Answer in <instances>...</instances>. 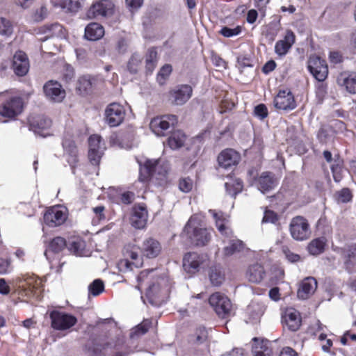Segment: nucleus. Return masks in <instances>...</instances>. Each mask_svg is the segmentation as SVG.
Wrapping results in <instances>:
<instances>
[{
    "label": "nucleus",
    "mask_w": 356,
    "mask_h": 356,
    "mask_svg": "<svg viewBox=\"0 0 356 356\" xmlns=\"http://www.w3.org/2000/svg\"><path fill=\"white\" fill-rule=\"evenodd\" d=\"M254 113L257 117L263 120L268 116V108L264 104H260L255 106Z\"/></svg>",
    "instance_id": "56"
},
{
    "label": "nucleus",
    "mask_w": 356,
    "mask_h": 356,
    "mask_svg": "<svg viewBox=\"0 0 356 356\" xmlns=\"http://www.w3.org/2000/svg\"><path fill=\"white\" fill-rule=\"evenodd\" d=\"M67 218L66 209L59 206L48 209L44 214V223L51 227L61 225Z\"/></svg>",
    "instance_id": "11"
},
{
    "label": "nucleus",
    "mask_w": 356,
    "mask_h": 356,
    "mask_svg": "<svg viewBox=\"0 0 356 356\" xmlns=\"http://www.w3.org/2000/svg\"><path fill=\"white\" fill-rule=\"evenodd\" d=\"M193 187V181L189 177H184L179 179V188L184 193L190 192Z\"/></svg>",
    "instance_id": "51"
},
{
    "label": "nucleus",
    "mask_w": 356,
    "mask_h": 356,
    "mask_svg": "<svg viewBox=\"0 0 356 356\" xmlns=\"http://www.w3.org/2000/svg\"><path fill=\"white\" fill-rule=\"evenodd\" d=\"M148 214L146 208L142 205L134 206L132 209V215L130 218L131 224L136 229H143L145 227Z\"/></svg>",
    "instance_id": "23"
},
{
    "label": "nucleus",
    "mask_w": 356,
    "mask_h": 356,
    "mask_svg": "<svg viewBox=\"0 0 356 356\" xmlns=\"http://www.w3.org/2000/svg\"><path fill=\"white\" fill-rule=\"evenodd\" d=\"M265 271L263 266L255 264L250 266L246 272L247 279L253 283H259L264 277Z\"/></svg>",
    "instance_id": "31"
},
{
    "label": "nucleus",
    "mask_w": 356,
    "mask_h": 356,
    "mask_svg": "<svg viewBox=\"0 0 356 356\" xmlns=\"http://www.w3.org/2000/svg\"><path fill=\"white\" fill-rule=\"evenodd\" d=\"M124 259L118 262V268L122 272L131 270L133 266L140 268L143 265L142 259L138 255V248L135 245H127L124 250Z\"/></svg>",
    "instance_id": "5"
},
{
    "label": "nucleus",
    "mask_w": 356,
    "mask_h": 356,
    "mask_svg": "<svg viewBox=\"0 0 356 356\" xmlns=\"http://www.w3.org/2000/svg\"><path fill=\"white\" fill-rule=\"evenodd\" d=\"M104 35V27L98 23H90L85 29V38L89 40H97Z\"/></svg>",
    "instance_id": "30"
},
{
    "label": "nucleus",
    "mask_w": 356,
    "mask_h": 356,
    "mask_svg": "<svg viewBox=\"0 0 356 356\" xmlns=\"http://www.w3.org/2000/svg\"><path fill=\"white\" fill-rule=\"evenodd\" d=\"M301 319L300 314L293 309H289L285 312L282 316V323L284 327H286L289 330L295 332L300 326Z\"/></svg>",
    "instance_id": "26"
},
{
    "label": "nucleus",
    "mask_w": 356,
    "mask_h": 356,
    "mask_svg": "<svg viewBox=\"0 0 356 356\" xmlns=\"http://www.w3.org/2000/svg\"><path fill=\"white\" fill-rule=\"evenodd\" d=\"M295 38L296 36L293 32L290 30L287 31L284 38L283 40H278L275 43V53L280 56L286 55L294 44Z\"/></svg>",
    "instance_id": "27"
},
{
    "label": "nucleus",
    "mask_w": 356,
    "mask_h": 356,
    "mask_svg": "<svg viewBox=\"0 0 356 356\" xmlns=\"http://www.w3.org/2000/svg\"><path fill=\"white\" fill-rule=\"evenodd\" d=\"M278 220L277 215L273 211L266 210L262 219L263 223L271 222L275 223Z\"/></svg>",
    "instance_id": "57"
},
{
    "label": "nucleus",
    "mask_w": 356,
    "mask_h": 356,
    "mask_svg": "<svg viewBox=\"0 0 356 356\" xmlns=\"http://www.w3.org/2000/svg\"><path fill=\"white\" fill-rule=\"evenodd\" d=\"M243 249V242L238 239H232L229 241V245L224 248V254L226 256H230L236 252H239Z\"/></svg>",
    "instance_id": "41"
},
{
    "label": "nucleus",
    "mask_w": 356,
    "mask_h": 356,
    "mask_svg": "<svg viewBox=\"0 0 356 356\" xmlns=\"http://www.w3.org/2000/svg\"><path fill=\"white\" fill-rule=\"evenodd\" d=\"M60 6L62 8L72 13L78 11L81 7L80 3L78 1L74 0H62Z\"/></svg>",
    "instance_id": "50"
},
{
    "label": "nucleus",
    "mask_w": 356,
    "mask_h": 356,
    "mask_svg": "<svg viewBox=\"0 0 356 356\" xmlns=\"http://www.w3.org/2000/svg\"><path fill=\"white\" fill-rule=\"evenodd\" d=\"M337 83L343 90L350 94H356V72L345 71L337 76Z\"/></svg>",
    "instance_id": "16"
},
{
    "label": "nucleus",
    "mask_w": 356,
    "mask_h": 356,
    "mask_svg": "<svg viewBox=\"0 0 356 356\" xmlns=\"http://www.w3.org/2000/svg\"><path fill=\"white\" fill-rule=\"evenodd\" d=\"M206 255L197 252H188L183 259V268L188 273L194 274L199 271L201 265L206 261Z\"/></svg>",
    "instance_id": "13"
},
{
    "label": "nucleus",
    "mask_w": 356,
    "mask_h": 356,
    "mask_svg": "<svg viewBox=\"0 0 356 356\" xmlns=\"http://www.w3.org/2000/svg\"><path fill=\"white\" fill-rule=\"evenodd\" d=\"M134 194L131 192L124 193L121 196V201L124 204H129L134 201Z\"/></svg>",
    "instance_id": "62"
},
{
    "label": "nucleus",
    "mask_w": 356,
    "mask_h": 356,
    "mask_svg": "<svg viewBox=\"0 0 356 356\" xmlns=\"http://www.w3.org/2000/svg\"><path fill=\"white\" fill-rule=\"evenodd\" d=\"M341 254L345 258L350 259L351 257H355V255H356V245L349 247L347 250H341Z\"/></svg>",
    "instance_id": "61"
},
{
    "label": "nucleus",
    "mask_w": 356,
    "mask_h": 356,
    "mask_svg": "<svg viewBox=\"0 0 356 356\" xmlns=\"http://www.w3.org/2000/svg\"><path fill=\"white\" fill-rule=\"evenodd\" d=\"M172 72V66L170 65H165L161 67L157 74V81L160 85L165 83V79L169 76Z\"/></svg>",
    "instance_id": "49"
},
{
    "label": "nucleus",
    "mask_w": 356,
    "mask_h": 356,
    "mask_svg": "<svg viewBox=\"0 0 356 356\" xmlns=\"http://www.w3.org/2000/svg\"><path fill=\"white\" fill-rule=\"evenodd\" d=\"M240 159V155L237 152L233 149H227L218 155V162L221 168L227 169L237 165Z\"/></svg>",
    "instance_id": "20"
},
{
    "label": "nucleus",
    "mask_w": 356,
    "mask_h": 356,
    "mask_svg": "<svg viewBox=\"0 0 356 356\" xmlns=\"http://www.w3.org/2000/svg\"><path fill=\"white\" fill-rule=\"evenodd\" d=\"M43 28L44 29V33H46L47 35L43 38H40L41 41H44L48 38L54 36H59L63 31V26L59 24H54L49 26H45Z\"/></svg>",
    "instance_id": "38"
},
{
    "label": "nucleus",
    "mask_w": 356,
    "mask_h": 356,
    "mask_svg": "<svg viewBox=\"0 0 356 356\" xmlns=\"http://www.w3.org/2000/svg\"><path fill=\"white\" fill-rule=\"evenodd\" d=\"M117 343L113 340L110 339L106 341H102L95 344L94 347V352L95 354L102 353L108 349L115 348Z\"/></svg>",
    "instance_id": "47"
},
{
    "label": "nucleus",
    "mask_w": 356,
    "mask_h": 356,
    "mask_svg": "<svg viewBox=\"0 0 356 356\" xmlns=\"http://www.w3.org/2000/svg\"><path fill=\"white\" fill-rule=\"evenodd\" d=\"M105 115L106 121L110 127H117L123 122L125 111L120 104L111 103L106 108Z\"/></svg>",
    "instance_id": "12"
},
{
    "label": "nucleus",
    "mask_w": 356,
    "mask_h": 356,
    "mask_svg": "<svg viewBox=\"0 0 356 356\" xmlns=\"http://www.w3.org/2000/svg\"><path fill=\"white\" fill-rule=\"evenodd\" d=\"M177 122V118L174 115H165L154 118L150 123L149 128L158 136H164L170 127H173Z\"/></svg>",
    "instance_id": "7"
},
{
    "label": "nucleus",
    "mask_w": 356,
    "mask_h": 356,
    "mask_svg": "<svg viewBox=\"0 0 356 356\" xmlns=\"http://www.w3.org/2000/svg\"><path fill=\"white\" fill-rule=\"evenodd\" d=\"M49 317L51 327L59 331L69 330L77 322V319L74 316L57 310L51 312Z\"/></svg>",
    "instance_id": "6"
},
{
    "label": "nucleus",
    "mask_w": 356,
    "mask_h": 356,
    "mask_svg": "<svg viewBox=\"0 0 356 356\" xmlns=\"http://www.w3.org/2000/svg\"><path fill=\"white\" fill-rule=\"evenodd\" d=\"M104 290V284L102 280L99 279L95 280L88 286L89 294L93 296H97L102 293Z\"/></svg>",
    "instance_id": "45"
},
{
    "label": "nucleus",
    "mask_w": 356,
    "mask_h": 356,
    "mask_svg": "<svg viewBox=\"0 0 356 356\" xmlns=\"http://www.w3.org/2000/svg\"><path fill=\"white\" fill-rule=\"evenodd\" d=\"M352 194L350 191L347 188H343L337 193V200L339 202L346 203L351 200L352 199Z\"/></svg>",
    "instance_id": "53"
},
{
    "label": "nucleus",
    "mask_w": 356,
    "mask_h": 356,
    "mask_svg": "<svg viewBox=\"0 0 356 356\" xmlns=\"http://www.w3.org/2000/svg\"><path fill=\"white\" fill-rule=\"evenodd\" d=\"M169 292L168 281L161 278L149 286L146 296L152 305L160 306L168 299Z\"/></svg>",
    "instance_id": "2"
},
{
    "label": "nucleus",
    "mask_w": 356,
    "mask_h": 356,
    "mask_svg": "<svg viewBox=\"0 0 356 356\" xmlns=\"http://www.w3.org/2000/svg\"><path fill=\"white\" fill-rule=\"evenodd\" d=\"M289 231L291 237L298 241L307 240L311 235L308 220L301 216H295L291 220Z\"/></svg>",
    "instance_id": "4"
},
{
    "label": "nucleus",
    "mask_w": 356,
    "mask_h": 356,
    "mask_svg": "<svg viewBox=\"0 0 356 356\" xmlns=\"http://www.w3.org/2000/svg\"><path fill=\"white\" fill-rule=\"evenodd\" d=\"M63 146L67 155V162L72 166H74L78 161L77 149L74 143L70 140H65L63 142Z\"/></svg>",
    "instance_id": "33"
},
{
    "label": "nucleus",
    "mask_w": 356,
    "mask_h": 356,
    "mask_svg": "<svg viewBox=\"0 0 356 356\" xmlns=\"http://www.w3.org/2000/svg\"><path fill=\"white\" fill-rule=\"evenodd\" d=\"M14 30L13 23L7 18L0 17V35L5 37H10Z\"/></svg>",
    "instance_id": "39"
},
{
    "label": "nucleus",
    "mask_w": 356,
    "mask_h": 356,
    "mask_svg": "<svg viewBox=\"0 0 356 356\" xmlns=\"http://www.w3.org/2000/svg\"><path fill=\"white\" fill-rule=\"evenodd\" d=\"M332 174H333V177H334V179L336 182H339L342 178V176H341V172H342V168L341 167L337 164V165H332Z\"/></svg>",
    "instance_id": "59"
},
{
    "label": "nucleus",
    "mask_w": 356,
    "mask_h": 356,
    "mask_svg": "<svg viewBox=\"0 0 356 356\" xmlns=\"http://www.w3.org/2000/svg\"><path fill=\"white\" fill-rule=\"evenodd\" d=\"M105 207L102 205H99L92 208V211L95 215L96 218L99 220L105 219V213H104Z\"/></svg>",
    "instance_id": "60"
},
{
    "label": "nucleus",
    "mask_w": 356,
    "mask_h": 356,
    "mask_svg": "<svg viewBox=\"0 0 356 356\" xmlns=\"http://www.w3.org/2000/svg\"><path fill=\"white\" fill-rule=\"evenodd\" d=\"M276 67V63L274 60H271L268 61L263 67L262 72L265 74H268L272 72Z\"/></svg>",
    "instance_id": "63"
},
{
    "label": "nucleus",
    "mask_w": 356,
    "mask_h": 356,
    "mask_svg": "<svg viewBox=\"0 0 356 356\" xmlns=\"http://www.w3.org/2000/svg\"><path fill=\"white\" fill-rule=\"evenodd\" d=\"M209 304L221 318L228 317L232 309L230 300L220 293H213L209 300Z\"/></svg>",
    "instance_id": "8"
},
{
    "label": "nucleus",
    "mask_w": 356,
    "mask_h": 356,
    "mask_svg": "<svg viewBox=\"0 0 356 356\" xmlns=\"http://www.w3.org/2000/svg\"><path fill=\"white\" fill-rule=\"evenodd\" d=\"M208 338L207 330L204 327H199L196 330L191 341L196 345L202 344Z\"/></svg>",
    "instance_id": "43"
},
{
    "label": "nucleus",
    "mask_w": 356,
    "mask_h": 356,
    "mask_svg": "<svg viewBox=\"0 0 356 356\" xmlns=\"http://www.w3.org/2000/svg\"><path fill=\"white\" fill-rule=\"evenodd\" d=\"M241 32V27L237 26L234 29H231L227 26L223 27L220 33L225 37L229 38L238 35Z\"/></svg>",
    "instance_id": "52"
},
{
    "label": "nucleus",
    "mask_w": 356,
    "mask_h": 356,
    "mask_svg": "<svg viewBox=\"0 0 356 356\" xmlns=\"http://www.w3.org/2000/svg\"><path fill=\"white\" fill-rule=\"evenodd\" d=\"M186 140L185 134L178 130L171 134L170 136L168 139V145L172 149H177L181 147Z\"/></svg>",
    "instance_id": "34"
},
{
    "label": "nucleus",
    "mask_w": 356,
    "mask_h": 356,
    "mask_svg": "<svg viewBox=\"0 0 356 356\" xmlns=\"http://www.w3.org/2000/svg\"><path fill=\"white\" fill-rule=\"evenodd\" d=\"M252 352L254 356H270L271 349L268 347V341L254 338Z\"/></svg>",
    "instance_id": "29"
},
{
    "label": "nucleus",
    "mask_w": 356,
    "mask_h": 356,
    "mask_svg": "<svg viewBox=\"0 0 356 356\" xmlns=\"http://www.w3.org/2000/svg\"><path fill=\"white\" fill-rule=\"evenodd\" d=\"M280 356H298V354L291 348L285 347L281 351Z\"/></svg>",
    "instance_id": "64"
},
{
    "label": "nucleus",
    "mask_w": 356,
    "mask_h": 356,
    "mask_svg": "<svg viewBox=\"0 0 356 356\" xmlns=\"http://www.w3.org/2000/svg\"><path fill=\"white\" fill-rule=\"evenodd\" d=\"M282 251L286 259L291 263L298 262L301 260L299 254L293 252L286 247H284Z\"/></svg>",
    "instance_id": "54"
},
{
    "label": "nucleus",
    "mask_w": 356,
    "mask_h": 356,
    "mask_svg": "<svg viewBox=\"0 0 356 356\" xmlns=\"http://www.w3.org/2000/svg\"><path fill=\"white\" fill-rule=\"evenodd\" d=\"M45 95L51 100L60 102L65 96V92L57 81H50L44 86Z\"/></svg>",
    "instance_id": "21"
},
{
    "label": "nucleus",
    "mask_w": 356,
    "mask_h": 356,
    "mask_svg": "<svg viewBox=\"0 0 356 356\" xmlns=\"http://www.w3.org/2000/svg\"><path fill=\"white\" fill-rule=\"evenodd\" d=\"M191 242L196 246H205L211 240L212 229H208L197 222L196 217H191L185 226Z\"/></svg>",
    "instance_id": "1"
},
{
    "label": "nucleus",
    "mask_w": 356,
    "mask_h": 356,
    "mask_svg": "<svg viewBox=\"0 0 356 356\" xmlns=\"http://www.w3.org/2000/svg\"><path fill=\"white\" fill-rule=\"evenodd\" d=\"M1 97H5L0 106V115L3 118H13L22 113L23 101L19 97H9L7 92L0 93Z\"/></svg>",
    "instance_id": "3"
},
{
    "label": "nucleus",
    "mask_w": 356,
    "mask_h": 356,
    "mask_svg": "<svg viewBox=\"0 0 356 356\" xmlns=\"http://www.w3.org/2000/svg\"><path fill=\"white\" fill-rule=\"evenodd\" d=\"M66 246L65 239L60 236H57L53 238L49 243L47 249L44 252V255L47 257V253L51 251L55 253H58L62 251Z\"/></svg>",
    "instance_id": "36"
},
{
    "label": "nucleus",
    "mask_w": 356,
    "mask_h": 356,
    "mask_svg": "<svg viewBox=\"0 0 356 356\" xmlns=\"http://www.w3.org/2000/svg\"><path fill=\"white\" fill-rule=\"evenodd\" d=\"M140 250L143 256L151 259L156 257L161 253L162 247L159 241L149 237L144 240Z\"/></svg>",
    "instance_id": "24"
},
{
    "label": "nucleus",
    "mask_w": 356,
    "mask_h": 356,
    "mask_svg": "<svg viewBox=\"0 0 356 356\" xmlns=\"http://www.w3.org/2000/svg\"><path fill=\"white\" fill-rule=\"evenodd\" d=\"M307 67L314 77L318 81H323L327 76L328 67L326 61L316 55H312L307 62Z\"/></svg>",
    "instance_id": "9"
},
{
    "label": "nucleus",
    "mask_w": 356,
    "mask_h": 356,
    "mask_svg": "<svg viewBox=\"0 0 356 356\" xmlns=\"http://www.w3.org/2000/svg\"><path fill=\"white\" fill-rule=\"evenodd\" d=\"M84 248L85 242L80 238H76L70 243L69 249L76 255L82 256Z\"/></svg>",
    "instance_id": "48"
},
{
    "label": "nucleus",
    "mask_w": 356,
    "mask_h": 356,
    "mask_svg": "<svg viewBox=\"0 0 356 356\" xmlns=\"http://www.w3.org/2000/svg\"><path fill=\"white\" fill-rule=\"evenodd\" d=\"M225 186L227 193L231 196H235L242 191L243 185L240 180H234L231 182H226Z\"/></svg>",
    "instance_id": "42"
},
{
    "label": "nucleus",
    "mask_w": 356,
    "mask_h": 356,
    "mask_svg": "<svg viewBox=\"0 0 356 356\" xmlns=\"http://www.w3.org/2000/svg\"><path fill=\"white\" fill-rule=\"evenodd\" d=\"M209 212L214 218L216 223H219V220H221L222 222H228V216L225 215L222 212L212 209H210Z\"/></svg>",
    "instance_id": "58"
},
{
    "label": "nucleus",
    "mask_w": 356,
    "mask_h": 356,
    "mask_svg": "<svg viewBox=\"0 0 356 356\" xmlns=\"http://www.w3.org/2000/svg\"><path fill=\"white\" fill-rule=\"evenodd\" d=\"M193 89L188 85H181L169 92V100L175 105L184 104L192 96Z\"/></svg>",
    "instance_id": "14"
},
{
    "label": "nucleus",
    "mask_w": 356,
    "mask_h": 356,
    "mask_svg": "<svg viewBox=\"0 0 356 356\" xmlns=\"http://www.w3.org/2000/svg\"><path fill=\"white\" fill-rule=\"evenodd\" d=\"M88 158L93 165H98L104 153V147L101 145V137L92 135L89 138Z\"/></svg>",
    "instance_id": "18"
},
{
    "label": "nucleus",
    "mask_w": 356,
    "mask_h": 356,
    "mask_svg": "<svg viewBox=\"0 0 356 356\" xmlns=\"http://www.w3.org/2000/svg\"><path fill=\"white\" fill-rule=\"evenodd\" d=\"M13 68L14 72L19 76H23L27 74L29 70V62L26 54L22 51H17L13 60Z\"/></svg>",
    "instance_id": "19"
},
{
    "label": "nucleus",
    "mask_w": 356,
    "mask_h": 356,
    "mask_svg": "<svg viewBox=\"0 0 356 356\" xmlns=\"http://www.w3.org/2000/svg\"><path fill=\"white\" fill-rule=\"evenodd\" d=\"M151 324L152 322L148 319L143 321L140 324L134 328L130 334V337L134 338L145 334L149 330Z\"/></svg>",
    "instance_id": "40"
},
{
    "label": "nucleus",
    "mask_w": 356,
    "mask_h": 356,
    "mask_svg": "<svg viewBox=\"0 0 356 356\" xmlns=\"http://www.w3.org/2000/svg\"><path fill=\"white\" fill-rule=\"evenodd\" d=\"M256 185L261 193H265L277 185V180L272 172H264L257 179Z\"/></svg>",
    "instance_id": "25"
},
{
    "label": "nucleus",
    "mask_w": 356,
    "mask_h": 356,
    "mask_svg": "<svg viewBox=\"0 0 356 356\" xmlns=\"http://www.w3.org/2000/svg\"><path fill=\"white\" fill-rule=\"evenodd\" d=\"M145 170L147 177H150L152 179H159L160 184L166 181L168 168L160 165L157 160H147L143 168L140 171Z\"/></svg>",
    "instance_id": "10"
},
{
    "label": "nucleus",
    "mask_w": 356,
    "mask_h": 356,
    "mask_svg": "<svg viewBox=\"0 0 356 356\" xmlns=\"http://www.w3.org/2000/svg\"><path fill=\"white\" fill-rule=\"evenodd\" d=\"M17 282L19 283V287L23 289L24 291L31 292L33 295H38L40 292V288L41 286V281L40 280H35L34 278H29L22 282L21 278H18Z\"/></svg>",
    "instance_id": "32"
},
{
    "label": "nucleus",
    "mask_w": 356,
    "mask_h": 356,
    "mask_svg": "<svg viewBox=\"0 0 356 356\" xmlns=\"http://www.w3.org/2000/svg\"><path fill=\"white\" fill-rule=\"evenodd\" d=\"M326 242L327 240L325 237L313 239L308 244L307 250L311 254L318 255L324 251Z\"/></svg>",
    "instance_id": "35"
},
{
    "label": "nucleus",
    "mask_w": 356,
    "mask_h": 356,
    "mask_svg": "<svg viewBox=\"0 0 356 356\" xmlns=\"http://www.w3.org/2000/svg\"><path fill=\"white\" fill-rule=\"evenodd\" d=\"M226 224L227 222H222L221 220H219V223H216V226L222 235L226 237H232L233 232Z\"/></svg>",
    "instance_id": "55"
},
{
    "label": "nucleus",
    "mask_w": 356,
    "mask_h": 356,
    "mask_svg": "<svg viewBox=\"0 0 356 356\" xmlns=\"http://www.w3.org/2000/svg\"><path fill=\"white\" fill-rule=\"evenodd\" d=\"M274 106L280 110H292L296 108V102L291 92L286 89L280 90L274 99Z\"/></svg>",
    "instance_id": "17"
},
{
    "label": "nucleus",
    "mask_w": 356,
    "mask_h": 356,
    "mask_svg": "<svg viewBox=\"0 0 356 356\" xmlns=\"http://www.w3.org/2000/svg\"><path fill=\"white\" fill-rule=\"evenodd\" d=\"M114 5L110 0H100L93 3L88 11V17L110 16L113 13Z\"/></svg>",
    "instance_id": "15"
},
{
    "label": "nucleus",
    "mask_w": 356,
    "mask_h": 356,
    "mask_svg": "<svg viewBox=\"0 0 356 356\" xmlns=\"http://www.w3.org/2000/svg\"><path fill=\"white\" fill-rule=\"evenodd\" d=\"M142 60V57L138 54H134L129 59L127 68L131 74H136L138 71L139 66Z\"/></svg>",
    "instance_id": "46"
},
{
    "label": "nucleus",
    "mask_w": 356,
    "mask_h": 356,
    "mask_svg": "<svg viewBox=\"0 0 356 356\" xmlns=\"http://www.w3.org/2000/svg\"><path fill=\"white\" fill-rule=\"evenodd\" d=\"M30 124L35 134L45 137L48 134L44 132V131L51 127V121L46 117L37 116L32 121H30Z\"/></svg>",
    "instance_id": "28"
},
{
    "label": "nucleus",
    "mask_w": 356,
    "mask_h": 356,
    "mask_svg": "<svg viewBox=\"0 0 356 356\" xmlns=\"http://www.w3.org/2000/svg\"><path fill=\"white\" fill-rule=\"evenodd\" d=\"M92 82L90 76H83L79 78L78 81L77 89L82 94H87L91 90Z\"/></svg>",
    "instance_id": "44"
},
{
    "label": "nucleus",
    "mask_w": 356,
    "mask_h": 356,
    "mask_svg": "<svg viewBox=\"0 0 356 356\" xmlns=\"http://www.w3.org/2000/svg\"><path fill=\"white\" fill-rule=\"evenodd\" d=\"M209 279L213 286H218L224 282L225 275L220 268L214 266L210 268Z\"/></svg>",
    "instance_id": "37"
},
{
    "label": "nucleus",
    "mask_w": 356,
    "mask_h": 356,
    "mask_svg": "<svg viewBox=\"0 0 356 356\" xmlns=\"http://www.w3.org/2000/svg\"><path fill=\"white\" fill-rule=\"evenodd\" d=\"M317 289V281L312 277L305 278L299 284L297 295L302 300L308 299Z\"/></svg>",
    "instance_id": "22"
}]
</instances>
